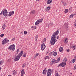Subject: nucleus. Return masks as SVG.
I'll list each match as a JSON object with an SVG mask.
<instances>
[{
	"label": "nucleus",
	"instance_id": "f257e3e1",
	"mask_svg": "<svg viewBox=\"0 0 76 76\" xmlns=\"http://www.w3.org/2000/svg\"><path fill=\"white\" fill-rule=\"evenodd\" d=\"M58 30H57L56 32H54L52 35L50 40V42L52 45H53L55 44V42L57 41V40L55 39V38H56V36H57V35L58 34Z\"/></svg>",
	"mask_w": 76,
	"mask_h": 76
},
{
	"label": "nucleus",
	"instance_id": "f03ea898",
	"mask_svg": "<svg viewBox=\"0 0 76 76\" xmlns=\"http://www.w3.org/2000/svg\"><path fill=\"white\" fill-rule=\"evenodd\" d=\"M67 61V59H66V58H64V60L63 61L62 63L61 64H60L58 66H57V67H65L66 66V63Z\"/></svg>",
	"mask_w": 76,
	"mask_h": 76
},
{
	"label": "nucleus",
	"instance_id": "7ed1b4c3",
	"mask_svg": "<svg viewBox=\"0 0 76 76\" xmlns=\"http://www.w3.org/2000/svg\"><path fill=\"white\" fill-rule=\"evenodd\" d=\"M60 58H58L56 60V59H53L52 60V64H55V63H58V62L60 61Z\"/></svg>",
	"mask_w": 76,
	"mask_h": 76
},
{
	"label": "nucleus",
	"instance_id": "20e7f679",
	"mask_svg": "<svg viewBox=\"0 0 76 76\" xmlns=\"http://www.w3.org/2000/svg\"><path fill=\"white\" fill-rule=\"evenodd\" d=\"M2 13L4 16L6 17V16H8V12H7V11L6 10L4 11L2 10Z\"/></svg>",
	"mask_w": 76,
	"mask_h": 76
},
{
	"label": "nucleus",
	"instance_id": "39448f33",
	"mask_svg": "<svg viewBox=\"0 0 76 76\" xmlns=\"http://www.w3.org/2000/svg\"><path fill=\"white\" fill-rule=\"evenodd\" d=\"M15 45L13 44L12 45H11L9 46L8 48V50H11L12 51L15 50Z\"/></svg>",
	"mask_w": 76,
	"mask_h": 76
},
{
	"label": "nucleus",
	"instance_id": "423d86ee",
	"mask_svg": "<svg viewBox=\"0 0 76 76\" xmlns=\"http://www.w3.org/2000/svg\"><path fill=\"white\" fill-rule=\"evenodd\" d=\"M42 20H43V19L41 18L40 19H39L38 20H37L35 23V25H38L39 23H41L42 22Z\"/></svg>",
	"mask_w": 76,
	"mask_h": 76
},
{
	"label": "nucleus",
	"instance_id": "0eeeda50",
	"mask_svg": "<svg viewBox=\"0 0 76 76\" xmlns=\"http://www.w3.org/2000/svg\"><path fill=\"white\" fill-rule=\"evenodd\" d=\"M9 40L7 39L6 38H5L2 42V44H5L7 42H9Z\"/></svg>",
	"mask_w": 76,
	"mask_h": 76
},
{
	"label": "nucleus",
	"instance_id": "6e6552de",
	"mask_svg": "<svg viewBox=\"0 0 76 76\" xmlns=\"http://www.w3.org/2000/svg\"><path fill=\"white\" fill-rule=\"evenodd\" d=\"M51 75V71L50 69H48V72L47 73V76H50Z\"/></svg>",
	"mask_w": 76,
	"mask_h": 76
},
{
	"label": "nucleus",
	"instance_id": "1a4fd4ad",
	"mask_svg": "<svg viewBox=\"0 0 76 76\" xmlns=\"http://www.w3.org/2000/svg\"><path fill=\"white\" fill-rule=\"evenodd\" d=\"M23 51H21V52L19 53V54L17 56V57H19L20 58L22 56V54H23Z\"/></svg>",
	"mask_w": 76,
	"mask_h": 76
},
{
	"label": "nucleus",
	"instance_id": "9d476101",
	"mask_svg": "<svg viewBox=\"0 0 76 76\" xmlns=\"http://www.w3.org/2000/svg\"><path fill=\"white\" fill-rule=\"evenodd\" d=\"M14 14V11L10 12L8 14V16H11Z\"/></svg>",
	"mask_w": 76,
	"mask_h": 76
},
{
	"label": "nucleus",
	"instance_id": "9b49d317",
	"mask_svg": "<svg viewBox=\"0 0 76 76\" xmlns=\"http://www.w3.org/2000/svg\"><path fill=\"white\" fill-rule=\"evenodd\" d=\"M68 41H69L68 39L67 38H65L64 40V42L65 44H67L68 42Z\"/></svg>",
	"mask_w": 76,
	"mask_h": 76
},
{
	"label": "nucleus",
	"instance_id": "f8f14e48",
	"mask_svg": "<svg viewBox=\"0 0 76 76\" xmlns=\"http://www.w3.org/2000/svg\"><path fill=\"white\" fill-rule=\"evenodd\" d=\"M19 58H20L19 57H17V56L14 59L15 61H18V60H19Z\"/></svg>",
	"mask_w": 76,
	"mask_h": 76
},
{
	"label": "nucleus",
	"instance_id": "ddd939ff",
	"mask_svg": "<svg viewBox=\"0 0 76 76\" xmlns=\"http://www.w3.org/2000/svg\"><path fill=\"white\" fill-rule=\"evenodd\" d=\"M64 25L65 26L64 27L65 29H66V30H67V29H69V27H68L69 26L68 24H65Z\"/></svg>",
	"mask_w": 76,
	"mask_h": 76
},
{
	"label": "nucleus",
	"instance_id": "4468645a",
	"mask_svg": "<svg viewBox=\"0 0 76 76\" xmlns=\"http://www.w3.org/2000/svg\"><path fill=\"white\" fill-rule=\"evenodd\" d=\"M52 1H53V0H48L47 2V3L48 4H50L51 3Z\"/></svg>",
	"mask_w": 76,
	"mask_h": 76
},
{
	"label": "nucleus",
	"instance_id": "2eb2a0df",
	"mask_svg": "<svg viewBox=\"0 0 76 76\" xmlns=\"http://www.w3.org/2000/svg\"><path fill=\"white\" fill-rule=\"evenodd\" d=\"M35 13V10H33L31 11L30 12L31 15H34Z\"/></svg>",
	"mask_w": 76,
	"mask_h": 76
},
{
	"label": "nucleus",
	"instance_id": "dca6fc26",
	"mask_svg": "<svg viewBox=\"0 0 76 76\" xmlns=\"http://www.w3.org/2000/svg\"><path fill=\"white\" fill-rule=\"evenodd\" d=\"M63 48L62 47H60L59 48V51L61 53H63Z\"/></svg>",
	"mask_w": 76,
	"mask_h": 76
},
{
	"label": "nucleus",
	"instance_id": "f3484780",
	"mask_svg": "<svg viewBox=\"0 0 76 76\" xmlns=\"http://www.w3.org/2000/svg\"><path fill=\"white\" fill-rule=\"evenodd\" d=\"M41 45V48L42 47L43 48H45V47H46V46L45 45V43H43L42 45Z\"/></svg>",
	"mask_w": 76,
	"mask_h": 76
},
{
	"label": "nucleus",
	"instance_id": "a211bd4d",
	"mask_svg": "<svg viewBox=\"0 0 76 76\" xmlns=\"http://www.w3.org/2000/svg\"><path fill=\"white\" fill-rule=\"evenodd\" d=\"M4 62V60H3L2 61H0V66H1L3 64V63Z\"/></svg>",
	"mask_w": 76,
	"mask_h": 76
},
{
	"label": "nucleus",
	"instance_id": "6ab92c4d",
	"mask_svg": "<svg viewBox=\"0 0 76 76\" xmlns=\"http://www.w3.org/2000/svg\"><path fill=\"white\" fill-rule=\"evenodd\" d=\"M53 52V55L55 57H56V56L57 55V52Z\"/></svg>",
	"mask_w": 76,
	"mask_h": 76
},
{
	"label": "nucleus",
	"instance_id": "aec40b11",
	"mask_svg": "<svg viewBox=\"0 0 76 76\" xmlns=\"http://www.w3.org/2000/svg\"><path fill=\"white\" fill-rule=\"evenodd\" d=\"M5 28H6V25H5V24H4L2 27V30H4V29H5Z\"/></svg>",
	"mask_w": 76,
	"mask_h": 76
},
{
	"label": "nucleus",
	"instance_id": "412c9836",
	"mask_svg": "<svg viewBox=\"0 0 76 76\" xmlns=\"http://www.w3.org/2000/svg\"><path fill=\"white\" fill-rule=\"evenodd\" d=\"M12 73L14 75H16L17 73V71L16 70L12 72Z\"/></svg>",
	"mask_w": 76,
	"mask_h": 76
},
{
	"label": "nucleus",
	"instance_id": "4be33fe9",
	"mask_svg": "<svg viewBox=\"0 0 76 76\" xmlns=\"http://www.w3.org/2000/svg\"><path fill=\"white\" fill-rule=\"evenodd\" d=\"M47 73V72L45 71V69H44L43 71V75H45Z\"/></svg>",
	"mask_w": 76,
	"mask_h": 76
},
{
	"label": "nucleus",
	"instance_id": "5701e85b",
	"mask_svg": "<svg viewBox=\"0 0 76 76\" xmlns=\"http://www.w3.org/2000/svg\"><path fill=\"white\" fill-rule=\"evenodd\" d=\"M39 55V53H36L34 55V57L35 58L37 57V56H38Z\"/></svg>",
	"mask_w": 76,
	"mask_h": 76
},
{
	"label": "nucleus",
	"instance_id": "b1692460",
	"mask_svg": "<svg viewBox=\"0 0 76 76\" xmlns=\"http://www.w3.org/2000/svg\"><path fill=\"white\" fill-rule=\"evenodd\" d=\"M50 7H47L46 9V10L47 11V10H48V11H49L50 10Z\"/></svg>",
	"mask_w": 76,
	"mask_h": 76
},
{
	"label": "nucleus",
	"instance_id": "393cba45",
	"mask_svg": "<svg viewBox=\"0 0 76 76\" xmlns=\"http://www.w3.org/2000/svg\"><path fill=\"white\" fill-rule=\"evenodd\" d=\"M21 73L23 75H24L25 74V72H24V69H23L22 71H21Z\"/></svg>",
	"mask_w": 76,
	"mask_h": 76
},
{
	"label": "nucleus",
	"instance_id": "a878e982",
	"mask_svg": "<svg viewBox=\"0 0 76 76\" xmlns=\"http://www.w3.org/2000/svg\"><path fill=\"white\" fill-rule=\"evenodd\" d=\"M72 49L74 50H75L76 49V45H74L72 47Z\"/></svg>",
	"mask_w": 76,
	"mask_h": 76
},
{
	"label": "nucleus",
	"instance_id": "bb28decb",
	"mask_svg": "<svg viewBox=\"0 0 76 76\" xmlns=\"http://www.w3.org/2000/svg\"><path fill=\"white\" fill-rule=\"evenodd\" d=\"M74 14H73L69 16V18H72L73 17V16H74Z\"/></svg>",
	"mask_w": 76,
	"mask_h": 76
},
{
	"label": "nucleus",
	"instance_id": "cd10ccee",
	"mask_svg": "<svg viewBox=\"0 0 76 76\" xmlns=\"http://www.w3.org/2000/svg\"><path fill=\"white\" fill-rule=\"evenodd\" d=\"M53 52L49 53V55L50 56H53Z\"/></svg>",
	"mask_w": 76,
	"mask_h": 76
},
{
	"label": "nucleus",
	"instance_id": "c85d7f7f",
	"mask_svg": "<svg viewBox=\"0 0 76 76\" xmlns=\"http://www.w3.org/2000/svg\"><path fill=\"white\" fill-rule=\"evenodd\" d=\"M49 58V57H48V56H47L46 57H45L44 58L45 60H46V59H47V58Z\"/></svg>",
	"mask_w": 76,
	"mask_h": 76
},
{
	"label": "nucleus",
	"instance_id": "c756f323",
	"mask_svg": "<svg viewBox=\"0 0 76 76\" xmlns=\"http://www.w3.org/2000/svg\"><path fill=\"white\" fill-rule=\"evenodd\" d=\"M26 66V64L24 63L23 64V65L22 66L23 67H25Z\"/></svg>",
	"mask_w": 76,
	"mask_h": 76
},
{
	"label": "nucleus",
	"instance_id": "7c9ffc66",
	"mask_svg": "<svg viewBox=\"0 0 76 76\" xmlns=\"http://www.w3.org/2000/svg\"><path fill=\"white\" fill-rule=\"evenodd\" d=\"M64 12L65 13H67V12H68V9H67L65 10L64 11Z\"/></svg>",
	"mask_w": 76,
	"mask_h": 76
},
{
	"label": "nucleus",
	"instance_id": "2f4dec72",
	"mask_svg": "<svg viewBox=\"0 0 76 76\" xmlns=\"http://www.w3.org/2000/svg\"><path fill=\"white\" fill-rule=\"evenodd\" d=\"M55 76H60V75H58V73L57 72L56 73Z\"/></svg>",
	"mask_w": 76,
	"mask_h": 76
},
{
	"label": "nucleus",
	"instance_id": "473e14b6",
	"mask_svg": "<svg viewBox=\"0 0 76 76\" xmlns=\"http://www.w3.org/2000/svg\"><path fill=\"white\" fill-rule=\"evenodd\" d=\"M19 49H18L17 50V53L16 54H18V53L19 52Z\"/></svg>",
	"mask_w": 76,
	"mask_h": 76
},
{
	"label": "nucleus",
	"instance_id": "72a5a7b5",
	"mask_svg": "<svg viewBox=\"0 0 76 76\" xmlns=\"http://www.w3.org/2000/svg\"><path fill=\"white\" fill-rule=\"evenodd\" d=\"M26 56V53L24 54L23 56V57H25Z\"/></svg>",
	"mask_w": 76,
	"mask_h": 76
},
{
	"label": "nucleus",
	"instance_id": "f704fd0d",
	"mask_svg": "<svg viewBox=\"0 0 76 76\" xmlns=\"http://www.w3.org/2000/svg\"><path fill=\"white\" fill-rule=\"evenodd\" d=\"M24 35H26V34H27V31H24Z\"/></svg>",
	"mask_w": 76,
	"mask_h": 76
},
{
	"label": "nucleus",
	"instance_id": "c9c22d12",
	"mask_svg": "<svg viewBox=\"0 0 76 76\" xmlns=\"http://www.w3.org/2000/svg\"><path fill=\"white\" fill-rule=\"evenodd\" d=\"M4 36V34H1L0 35L1 37H3Z\"/></svg>",
	"mask_w": 76,
	"mask_h": 76
},
{
	"label": "nucleus",
	"instance_id": "e433bc0d",
	"mask_svg": "<svg viewBox=\"0 0 76 76\" xmlns=\"http://www.w3.org/2000/svg\"><path fill=\"white\" fill-rule=\"evenodd\" d=\"M76 64H75L74 67V70H76Z\"/></svg>",
	"mask_w": 76,
	"mask_h": 76
},
{
	"label": "nucleus",
	"instance_id": "4c0bfd02",
	"mask_svg": "<svg viewBox=\"0 0 76 76\" xmlns=\"http://www.w3.org/2000/svg\"><path fill=\"white\" fill-rule=\"evenodd\" d=\"M33 29H37V27L35 26H34Z\"/></svg>",
	"mask_w": 76,
	"mask_h": 76
},
{
	"label": "nucleus",
	"instance_id": "58836bf2",
	"mask_svg": "<svg viewBox=\"0 0 76 76\" xmlns=\"http://www.w3.org/2000/svg\"><path fill=\"white\" fill-rule=\"evenodd\" d=\"M44 49H45V48H44L42 47L41 48V50H42V51H44Z\"/></svg>",
	"mask_w": 76,
	"mask_h": 76
},
{
	"label": "nucleus",
	"instance_id": "ea45409f",
	"mask_svg": "<svg viewBox=\"0 0 76 76\" xmlns=\"http://www.w3.org/2000/svg\"><path fill=\"white\" fill-rule=\"evenodd\" d=\"M66 51L67 52H68V53H69V52L70 51V50L69 49H68L66 50Z\"/></svg>",
	"mask_w": 76,
	"mask_h": 76
},
{
	"label": "nucleus",
	"instance_id": "a19ab883",
	"mask_svg": "<svg viewBox=\"0 0 76 76\" xmlns=\"http://www.w3.org/2000/svg\"><path fill=\"white\" fill-rule=\"evenodd\" d=\"M75 61H76V59H74V60L72 61L73 63H75Z\"/></svg>",
	"mask_w": 76,
	"mask_h": 76
},
{
	"label": "nucleus",
	"instance_id": "79ce46f5",
	"mask_svg": "<svg viewBox=\"0 0 76 76\" xmlns=\"http://www.w3.org/2000/svg\"><path fill=\"white\" fill-rule=\"evenodd\" d=\"M45 41H46V39L44 38L43 39V42H45Z\"/></svg>",
	"mask_w": 76,
	"mask_h": 76
},
{
	"label": "nucleus",
	"instance_id": "37998d69",
	"mask_svg": "<svg viewBox=\"0 0 76 76\" xmlns=\"http://www.w3.org/2000/svg\"><path fill=\"white\" fill-rule=\"evenodd\" d=\"M15 39V37H14L12 39V41H14Z\"/></svg>",
	"mask_w": 76,
	"mask_h": 76
},
{
	"label": "nucleus",
	"instance_id": "c03bdc74",
	"mask_svg": "<svg viewBox=\"0 0 76 76\" xmlns=\"http://www.w3.org/2000/svg\"><path fill=\"white\" fill-rule=\"evenodd\" d=\"M72 7H70V8H69V10H72Z\"/></svg>",
	"mask_w": 76,
	"mask_h": 76
},
{
	"label": "nucleus",
	"instance_id": "a18cd8bd",
	"mask_svg": "<svg viewBox=\"0 0 76 76\" xmlns=\"http://www.w3.org/2000/svg\"><path fill=\"white\" fill-rule=\"evenodd\" d=\"M3 14V12H2V11H1V12L0 13V15H1Z\"/></svg>",
	"mask_w": 76,
	"mask_h": 76
},
{
	"label": "nucleus",
	"instance_id": "49530a36",
	"mask_svg": "<svg viewBox=\"0 0 76 76\" xmlns=\"http://www.w3.org/2000/svg\"><path fill=\"white\" fill-rule=\"evenodd\" d=\"M45 71H46V72H47V68H45Z\"/></svg>",
	"mask_w": 76,
	"mask_h": 76
},
{
	"label": "nucleus",
	"instance_id": "de8ad7c7",
	"mask_svg": "<svg viewBox=\"0 0 76 76\" xmlns=\"http://www.w3.org/2000/svg\"><path fill=\"white\" fill-rule=\"evenodd\" d=\"M35 39H38V36H36V37H35Z\"/></svg>",
	"mask_w": 76,
	"mask_h": 76
},
{
	"label": "nucleus",
	"instance_id": "09e8293b",
	"mask_svg": "<svg viewBox=\"0 0 76 76\" xmlns=\"http://www.w3.org/2000/svg\"><path fill=\"white\" fill-rule=\"evenodd\" d=\"M59 38V36L57 37V39H58Z\"/></svg>",
	"mask_w": 76,
	"mask_h": 76
},
{
	"label": "nucleus",
	"instance_id": "8fccbe9b",
	"mask_svg": "<svg viewBox=\"0 0 76 76\" xmlns=\"http://www.w3.org/2000/svg\"><path fill=\"white\" fill-rule=\"evenodd\" d=\"M75 58V59H76V56H75V57H74Z\"/></svg>",
	"mask_w": 76,
	"mask_h": 76
},
{
	"label": "nucleus",
	"instance_id": "3c124183",
	"mask_svg": "<svg viewBox=\"0 0 76 76\" xmlns=\"http://www.w3.org/2000/svg\"><path fill=\"white\" fill-rule=\"evenodd\" d=\"M16 53H15V56H16Z\"/></svg>",
	"mask_w": 76,
	"mask_h": 76
},
{
	"label": "nucleus",
	"instance_id": "603ef678",
	"mask_svg": "<svg viewBox=\"0 0 76 76\" xmlns=\"http://www.w3.org/2000/svg\"><path fill=\"white\" fill-rule=\"evenodd\" d=\"M1 70V68L0 67V70Z\"/></svg>",
	"mask_w": 76,
	"mask_h": 76
},
{
	"label": "nucleus",
	"instance_id": "864d4df0",
	"mask_svg": "<svg viewBox=\"0 0 76 76\" xmlns=\"http://www.w3.org/2000/svg\"><path fill=\"white\" fill-rule=\"evenodd\" d=\"M31 28H34V26H32L31 27Z\"/></svg>",
	"mask_w": 76,
	"mask_h": 76
},
{
	"label": "nucleus",
	"instance_id": "5fc2aeb1",
	"mask_svg": "<svg viewBox=\"0 0 76 76\" xmlns=\"http://www.w3.org/2000/svg\"><path fill=\"white\" fill-rule=\"evenodd\" d=\"M24 74H22L21 75V76H23V75Z\"/></svg>",
	"mask_w": 76,
	"mask_h": 76
},
{
	"label": "nucleus",
	"instance_id": "6e6d98bb",
	"mask_svg": "<svg viewBox=\"0 0 76 76\" xmlns=\"http://www.w3.org/2000/svg\"><path fill=\"white\" fill-rule=\"evenodd\" d=\"M35 40H36V41H37V39H36Z\"/></svg>",
	"mask_w": 76,
	"mask_h": 76
},
{
	"label": "nucleus",
	"instance_id": "4d7b16f0",
	"mask_svg": "<svg viewBox=\"0 0 76 76\" xmlns=\"http://www.w3.org/2000/svg\"><path fill=\"white\" fill-rule=\"evenodd\" d=\"M8 76H11V75H8Z\"/></svg>",
	"mask_w": 76,
	"mask_h": 76
},
{
	"label": "nucleus",
	"instance_id": "13d9d810",
	"mask_svg": "<svg viewBox=\"0 0 76 76\" xmlns=\"http://www.w3.org/2000/svg\"><path fill=\"white\" fill-rule=\"evenodd\" d=\"M38 0H36V1H38Z\"/></svg>",
	"mask_w": 76,
	"mask_h": 76
},
{
	"label": "nucleus",
	"instance_id": "bf43d9fd",
	"mask_svg": "<svg viewBox=\"0 0 76 76\" xmlns=\"http://www.w3.org/2000/svg\"><path fill=\"white\" fill-rule=\"evenodd\" d=\"M71 75H72V73H71Z\"/></svg>",
	"mask_w": 76,
	"mask_h": 76
},
{
	"label": "nucleus",
	"instance_id": "052dcab7",
	"mask_svg": "<svg viewBox=\"0 0 76 76\" xmlns=\"http://www.w3.org/2000/svg\"><path fill=\"white\" fill-rule=\"evenodd\" d=\"M64 6H65V5H64Z\"/></svg>",
	"mask_w": 76,
	"mask_h": 76
}]
</instances>
